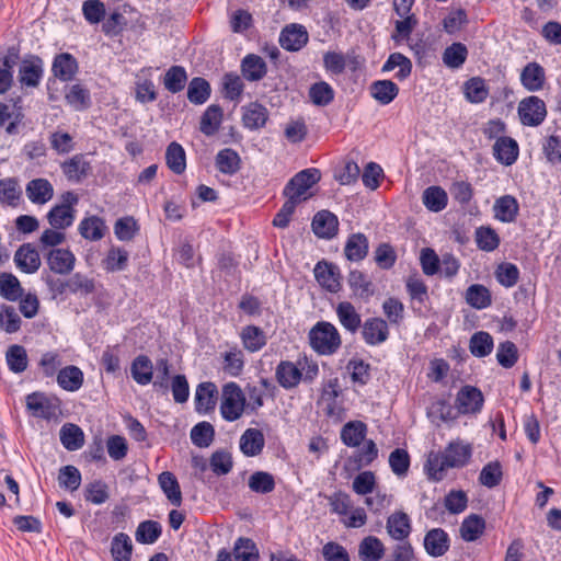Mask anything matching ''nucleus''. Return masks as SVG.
Segmentation results:
<instances>
[{
	"instance_id": "42",
	"label": "nucleus",
	"mask_w": 561,
	"mask_h": 561,
	"mask_svg": "<svg viewBox=\"0 0 561 561\" xmlns=\"http://www.w3.org/2000/svg\"><path fill=\"white\" fill-rule=\"evenodd\" d=\"M65 100L75 111H84L91 104V95L82 84H72L65 92Z\"/></svg>"
},
{
	"instance_id": "46",
	"label": "nucleus",
	"mask_w": 561,
	"mask_h": 561,
	"mask_svg": "<svg viewBox=\"0 0 561 561\" xmlns=\"http://www.w3.org/2000/svg\"><path fill=\"white\" fill-rule=\"evenodd\" d=\"M396 68H398L399 70H398V72L396 73L394 77L398 80H404V79H407L411 75L412 62L403 54H401V53H393V54H391L388 57V59L383 64L381 70L383 72H389V71L394 70Z\"/></svg>"
},
{
	"instance_id": "14",
	"label": "nucleus",
	"mask_w": 561,
	"mask_h": 561,
	"mask_svg": "<svg viewBox=\"0 0 561 561\" xmlns=\"http://www.w3.org/2000/svg\"><path fill=\"white\" fill-rule=\"evenodd\" d=\"M47 264L51 272L68 275L75 268L76 256L68 249H54L47 255Z\"/></svg>"
},
{
	"instance_id": "5",
	"label": "nucleus",
	"mask_w": 561,
	"mask_h": 561,
	"mask_svg": "<svg viewBox=\"0 0 561 561\" xmlns=\"http://www.w3.org/2000/svg\"><path fill=\"white\" fill-rule=\"evenodd\" d=\"M78 196L73 192H66L61 195V203L55 205L47 214L49 225L55 229L70 227L76 218L75 206L78 204Z\"/></svg>"
},
{
	"instance_id": "17",
	"label": "nucleus",
	"mask_w": 561,
	"mask_h": 561,
	"mask_svg": "<svg viewBox=\"0 0 561 561\" xmlns=\"http://www.w3.org/2000/svg\"><path fill=\"white\" fill-rule=\"evenodd\" d=\"M339 229L337 217L329 210L317 213L312 220V230L316 236L323 239L333 238Z\"/></svg>"
},
{
	"instance_id": "15",
	"label": "nucleus",
	"mask_w": 561,
	"mask_h": 561,
	"mask_svg": "<svg viewBox=\"0 0 561 561\" xmlns=\"http://www.w3.org/2000/svg\"><path fill=\"white\" fill-rule=\"evenodd\" d=\"M362 334L368 345L381 344L389 336L388 323L381 318L367 319L363 324Z\"/></svg>"
},
{
	"instance_id": "30",
	"label": "nucleus",
	"mask_w": 561,
	"mask_h": 561,
	"mask_svg": "<svg viewBox=\"0 0 561 561\" xmlns=\"http://www.w3.org/2000/svg\"><path fill=\"white\" fill-rule=\"evenodd\" d=\"M241 72L248 81H259L267 72V67L262 57L249 54L241 61Z\"/></svg>"
},
{
	"instance_id": "48",
	"label": "nucleus",
	"mask_w": 561,
	"mask_h": 561,
	"mask_svg": "<svg viewBox=\"0 0 561 561\" xmlns=\"http://www.w3.org/2000/svg\"><path fill=\"white\" fill-rule=\"evenodd\" d=\"M241 341L249 352H257L266 344V336L262 329L248 325L241 331Z\"/></svg>"
},
{
	"instance_id": "58",
	"label": "nucleus",
	"mask_w": 561,
	"mask_h": 561,
	"mask_svg": "<svg viewBox=\"0 0 561 561\" xmlns=\"http://www.w3.org/2000/svg\"><path fill=\"white\" fill-rule=\"evenodd\" d=\"M503 477L502 466L495 460L486 463L479 474V482L489 489L497 486Z\"/></svg>"
},
{
	"instance_id": "55",
	"label": "nucleus",
	"mask_w": 561,
	"mask_h": 561,
	"mask_svg": "<svg viewBox=\"0 0 561 561\" xmlns=\"http://www.w3.org/2000/svg\"><path fill=\"white\" fill-rule=\"evenodd\" d=\"M467 56V47L461 43H454L444 50L443 61L447 67L457 69L465 64Z\"/></svg>"
},
{
	"instance_id": "16",
	"label": "nucleus",
	"mask_w": 561,
	"mask_h": 561,
	"mask_svg": "<svg viewBox=\"0 0 561 561\" xmlns=\"http://www.w3.org/2000/svg\"><path fill=\"white\" fill-rule=\"evenodd\" d=\"M79 69L77 59L69 53L55 56L51 65L53 75L61 81H71Z\"/></svg>"
},
{
	"instance_id": "10",
	"label": "nucleus",
	"mask_w": 561,
	"mask_h": 561,
	"mask_svg": "<svg viewBox=\"0 0 561 561\" xmlns=\"http://www.w3.org/2000/svg\"><path fill=\"white\" fill-rule=\"evenodd\" d=\"M309 41V34L301 24L293 23L286 25L279 35V44L287 51H298Z\"/></svg>"
},
{
	"instance_id": "53",
	"label": "nucleus",
	"mask_w": 561,
	"mask_h": 561,
	"mask_svg": "<svg viewBox=\"0 0 561 561\" xmlns=\"http://www.w3.org/2000/svg\"><path fill=\"white\" fill-rule=\"evenodd\" d=\"M222 369L227 375L231 377H238L242 373L244 360L241 350L233 347L227 351L222 355Z\"/></svg>"
},
{
	"instance_id": "7",
	"label": "nucleus",
	"mask_w": 561,
	"mask_h": 561,
	"mask_svg": "<svg viewBox=\"0 0 561 561\" xmlns=\"http://www.w3.org/2000/svg\"><path fill=\"white\" fill-rule=\"evenodd\" d=\"M44 75V62L36 55L24 56L19 64L18 80L21 87L36 88Z\"/></svg>"
},
{
	"instance_id": "45",
	"label": "nucleus",
	"mask_w": 561,
	"mask_h": 561,
	"mask_svg": "<svg viewBox=\"0 0 561 561\" xmlns=\"http://www.w3.org/2000/svg\"><path fill=\"white\" fill-rule=\"evenodd\" d=\"M484 529L485 520L477 514H471L461 523L460 535L465 541H474L482 536Z\"/></svg>"
},
{
	"instance_id": "54",
	"label": "nucleus",
	"mask_w": 561,
	"mask_h": 561,
	"mask_svg": "<svg viewBox=\"0 0 561 561\" xmlns=\"http://www.w3.org/2000/svg\"><path fill=\"white\" fill-rule=\"evenodd\" d=\"M187 80L186 71L181 66H172L164 76V88L171 93H178L185 87Z\"/></svg>"
},
{
	"instance_id": "18",
	"label": "nucleus",
	"mask_w": 561,
	"mask_h": 561,
	"mask_svg": "<svg viewBox=\"0 0 561 561\" xmlns=\"http://www.w3.org/2000/svg\"><path fill=\"white\" fill-rule=\"evenodd\" d=\"M385 553L386 547L376 536H366L358 543L357 554L360 561H381Z\"/></svg>"
},
{
	"instance_id": "25",
	"label": "nucleus",
	"mask_w": 561,
	"mask_h": 561,
	"mask_svg": "<svg viewBox=\"0 0 561 561\" xmlns=\"http://www.w3.org/2000/svg\"><path fill=\"white\" fill-rule=\"evenodd\" d=\"M265 439L263 433L257 428H248L240 437V450L247 457H254L261 454Z\"/></svg>"
},
{
	"instance_id": "3",
	"label": "nucleus",
	"mask_w": 561,
	"mask_h": 561,
	"mask_svg": "<svg viewBox=\"0 0 561 561\" xmlns=\"http://www.w3.org/2000/svg\"><path fill=\"white\" fill-rule=\"evenodd\" d=\"M311 347L320 355H332L341 346L337 329L330 322H318L309 333Z\"/></svg>"
},
{
	"instance_id": "57",
	"label": "nucleus",
	"mask_w": 561,
	"mask_h": 561,
	"mask_svg": "<svg viewBox=\"0 0 561 561\" xmlns=\"http://www.w3.org/2000/svg\"><path fill=\"white\" fill-rule=\"evenodd\" d=\"M469 348L476 357H484L493 350V339L488 332H477L470 339Z\"/></svg>"
},
{
	"instance_id": "34",
	"label": "nucleus",
	"mask_w": 561,
	"mask_h": 561,
	"mask_svg": "<svg viewBox=\"0 0 561 561\" xmlns=\"http://www.w3.org/2000/svg\"><path fill=\"white\" fill-rule=\"evenodd\" d=\"M133 379L140 386L149 385L153 378V365L146 355H138L134 358L130 366Z\"/></svg>"
},
{
	"instance_id": "13",
	"label": "nucleus",
	"mask_w": 561,
	"mask_h": 561,
	"mask_svg": "<svg viewBox=\"0 0 561 561\" xmlns=\"http://www.w3.org/2000/svg\"><path fill=\"white\" fill-rule=\"evenodd\" d=\"M14 263L21 272L33 274L41 267V256L31 243H24L15 251Z\"/></svg>"
},
{
	"instance_id": "11",
	"label": "nucleus",
	"mask_w": 561,
	"mask_h": 561,
	"mask_svg": "<svg viewBox=\"0 0 561 561\" xmlns=\"http://www.w3.org/2000/svg\"><path fill=\"white\" fill-rule=\"evenodd\" d=\"M450 468H463L467 466L472 456L471 444L455 439L451 440L443 451Z\"/></svg>"
},
{
	"instance_id": "41",
	"label": "nucleus",
	"mask_w": 561,
	"mask_h": 561,
	"mask_svg": "<svg viewBox=\"0 0 561 561\" xmlns=\"http://www.w3.org/2000/svg\"><path fill=\"white\" fill-rule=\"evenodd\" d=\"M465 299L470 307L478 310L485 309L492 304L490 290L481 284L470 285L466 290Z\"/></svg>"
},
{
	"instance_id": "50",
	"label": "nucleus",
	"mask_w": 561,
	"mask_h": 561,
	"mask_svg": "<svg viewBox=\"0 0 561 561\" xmlns=\"http://www.w3.org/2000/svg\"><path fill=\"white\" fill-rule=\"evenodd\" d=\"M23 294V289L19 279L10 273H1L0 274V295L9 300L15 301Z\"/></svg>"
},
{
	"instance_id": "27",
	"label": "nucleus",
	"mask_w": 561,
	"mask_h": 561,
	"mask_svg": "<svg viewBox=\"0 0 561 561\" xmlns=\"http://www.w3.org/2000/svg\"><path fill=\"white\" fill-rule=\"evenodd\" d=\"M387 533L394 540H404L411 533V522L403 512H396L387 519Z\"/></svg>"
},
{
	"instance_id": "8",
	"label": "nucleus",
	"mask_w": 561,
	"mask_h": 561,
	"mask_svg": "<svg viewBox=\"0 0 561 561\" xmlns=\"http://www.w3.org/2000/svg\"><path fill=\"white\" fill-rule=\"evenodd\" d=\"M26 408L33 416L46 420L56 417L60 411L57 399L39 392L26 397Z\"/></svg>"
},
{
	"instance_id": "32",
	"label": "nucleus",
	"mask_w": 561,
	"mask_h": 561,
	"mask_svg": "<svg viewBox=\"0 0 561 561\" xmlns=\"http://www.w3.org/2000/svg\"><path fill=\"white\" fill-rule=\"evenodd\" d=\"M215 164L219 172L233 175L241 169V158L236 150L225 148L216 154Z\"/></svg>"
},
{
	"instance_id": "12",
	"label": "nucleus",
	"mask_w": 561,
	"mask_h": 561,
	"mask_svg": "<svg viewBox=\"0 0 561 561\" xmlns=\"http://www.w3.org/2000/svg\"><path fill=\"white\" fill-rule=\"evenodd\" d=\"M218 399L217 386L211 381H205L196 387L194 403L195 410L199 414H206L214 411Z\"/></svg>"
},
{
	"instance_id": "56",
	"label": "nucleus",
	"mask_w": 561,
	"mask_h": 561,
	"mask_svg": "<svg viewBox=\"0 0 561 561\" xmlns=\"http://www.w3.org/2000/svg\"><path fill=\"white\" fill-rule=\"evenodd\" d=\"M168 167L176 174L184 172L186 168L185 151L178 142H171L165 152Z\"/></svg>"
},
{
	"instance_id": "44",
	"label": "nucleus",
	"mask_w": 561,
	"mask_h": 561,
	"mask_svg": "<svg viewBox=\"0 0 561 561\" xmlns=\"http://www.w3.org/2000/svg\"><path fill=\"white\" fill-rule=\"evenodd\" d=\"M344 253L350 261H362L368 253V240L364 233H354L348 237Z\"/></svg>"
},
{
	"instance_id": "1",
	"label": "nucleus",
	"mask_w": 561,
	"mask_h": 561,
	"mask_svg": "<svg viewBox=\"0 0 561 561\" xmlns=\"http://www.w3.org/2000/svg\"><path fill=\"white\" fill-rule=\"evenodd\" d=\"M319 375V366L307 357L299 358L296 363L282 360L275 368V378L280 387L291 390L301 380L312 381Z\"/></svg>"
},
{
	"instance_id": "40",
	"label": "nucleus",
	"mask_w": 561,
	"mask_h": 561,
	"mask_svg": "<svg viewBox=\"0 0 561 561\" xmlns=\"http://www.w3.org/2000/svg\"><path fill=\"white\" fill-rule=\"evenodd\" d=\"M268 117L267 110L254 102L243 108L242 122L243 125L249 129L262 128Z\"/></svg>"
},
{
	"instance_id": "20",
	"label": "nucleus",
	"mask_w": 561,
	"mask_h": 561,
	"mask_svg": "<svg viewBox=\"0 0 561 561\" xmlns=\"http://www.w3.org/2000/svg\"><path fill=\"white\" fill-rule=\"evenodd\" d=\"M523 87L530 92H537L543 89L546 83L545 69L538 62L527 64L520 73Z\"/></svg>"
},
{
	"instance_id": "28",
	"label": "nucleus",
	"mask_w": 561,
	"mask_h": 561,
	"mask_svg": "<svg viewBox=\"0 0 561 561\" xmlns=\"http://www.w3.org/2000/svg\"><path fill=\"white\" fill-rule=\"evenodd\" d=\"M493 152L499 162L511 165L518 157V145L513 138L500 137L493 146Z\"/></svg>"
},
{
	"instance_id": "52",
	"label": "nucleus",
	"mask_w": 561,
	"mask_h": 561,
	"mask_svg": "<svg viewBox=\"0 0 561 561\" xmlns=\"http://www.w3.org/2000/svg\"><path fill=\"white\" fill-rule=\"evenodd\" d=\"M128 252L122 248H111L102 261L104 270L107 272H118L127 267Z\"/></svg>"
},
{
	"instance_id": "6",
	"label": "nucleus",
	"mask_w": 561,
	"mask_h": 561,
	"mask_svg": "<svg viewBox=\"0 0 561 561\" xmlns=\"http://www.w3.org/2000/svg\"><path fill=\"white\" fill-rule=\"evenodd\" d=\"M517 112L522 124L525 126H539L547 117L546 103L536 95L523 99L518 104Z\"/></svg>"
},
{
	"instance_id": "35",
	"label": "nucleus",
	"mask_w": 561,
	"mask_h": 561,
	"mask_svg": "<svg viewBox=\"0 0 561 561\" xmlns=\"http://www.w3.org/2000/svg\"><path fill=\"white\" fill-rule=\"evenodd\" d=\"M158 483L170 503L181 506L182 492L176 477L170 471H163L158 476Z\"/></svg>"
},
{
	"instance_id": "51",
	"label": "nucleus",
	"mask_w": 561,
	"mask_h": 561,
	"mask_svg": "<svg viewBox=\"0 0 561 561\" xmlns=\"http://www.w3.org/2000/svg\"><path fill=\"white\" fill-rule=\"evenodd\" d=\"M474 239L477 247L485 252L494 251L500 244V237L497 232L489 226L477 228Z\"/></svg>"
},
{
	"instance_id": "38",
	"label": "nucleus",
	"mask_w": 561,
	"mask_h": 561,
	"mask_svg": "<svg viewBox=\"0 0 561 561\" xmlns=\"http://www.w3.org/2000/svg\"><path fill=\"white\" fill-rule=\"evenodd\" d=\"M423 205L427 210L439 213L444 210L448 204V195L440 186H428L422 194Z\"/></svg>"
},
{
	"instance_id": "9",
	"label": "nucleus",
	"mask_w": 561,
	"mask_h": 561,
	"mask_svg": "<svg viewBox=\"0 0 561 561\" xmlns=\"http://www.w3.org/2000/svg\"><path fill=\"white\" fill-rule=\"evenodd\" d=\"M483 402V394L478 388L465 386L458 391L455 405L460 414H476L481 411Z\"/></svg>"
},
{
	"instance_id": "33",
	"label": "nucleus",
	"mask_w": 561,
	"mask_h": 561,
	"mask_svg": "<svg viewBox=\"0 0 561 561\" xmlns=\"http://www.w3.org/2000/svg\"><path fill=\"white\" fill-rule=\"evenodd\" d=\"M367 425L362 421L347 422L341 430V440L348 447H358L366 437Z\"/></svg>"
},
{
	"instance_id": "37",
	"label": "nucleus",
	"mask_w": 561,
	"mask_h": 561,
	"mask_svg": "<svg viewBox=\"0 0 561 561\" xmlns=\"http://www.w3.org/2000/svg\"><path fill=\"white\" fill-rule=\"evenodd\" d=\"M336 316L341 323V325L352 332L355 333L362 323V319L359 313L356 311L355 307L348 301H342L336 306Z\"/></svg>"
},
{
	"instance_id": "26",
	"label": "nucleus",
	"mask_w": 561,
	"mask_h": 561,
	"mask_svg": "<svg viewBox=\"0 0 561 561\" xmlns=\"http://www.w3.org/2000/svg\"><path fill=\"white\" fill-rule=\"evenodd\" d=\"M84 380L83 371L73 365L66 366L57 373L58 386L69 392L78 391Z\"/></svg>"
},
{
	"instance_id": "36",
	"label": "nucleus",
	"mask_w": 561,
	"mask_h": 561,
	"mask_svg": "<svg viewBox=\"0 0 561 561\" xmlns=\"http://www.w3.org/2000/svg\"><path fill=\"white\" fill-rule=\"evenodd\" d=\"M370 95L381 105L391 103L399 93V87L391 80H377L370 84Z\"/></svg>"
},
{
	"instance_id": "19",
	"label": "nucleus",
	"mask_w": 561,
	"mask_h": 561,
	"mask_svg": "<svg viewBox=\"0 0 561 561\" xmlns=\"http://www.w3.org/2000/svg\"><path fill=\"white\" fill-rule=\"evenodd\" d=\"M519 211L517 199L512 195H503L495 199L493 205L494 218L501 222L510 224L516 220Z\"/></svg>"
},
{
	"instance_id": "61",
	"label": "nucleus",
	"mask_w": 561,
	"mask_h": 561,
	"mask_svg": "<svg viewBox=\"0 0 561 561\" xmlns=\"http://www.w3.org/2000/svg\"><path fill=\"white\" fill-rule=\"evenodd\" d=\"M348 284L357 297L368 298L374 294L371 282L359 271L350 273Z\"/></svg>"
},
{
	"instance_id": "23",
	"label": "nucleus",
	"mask_w": 561,
	"mask_h": 561,
	"mask_svg": "<svg viewBox=\"0 0 561 561\" xmlns=\"http://www.w3.org/2000/svg\"><path fill=\"white\" fill-rule=\"evenodd\" d=\"M25 193L32 203L44 205L53 198L54 187L46 179H34L26 184Z\"/></svg>"
},
{
	"instance_id": "29",
	"label": "nucleus",
	"mask_w": 561,
	"mask_h": 561,
	"mask_svg": "<svg viewBox=\"0 0 561 561\" xmlns=\"http://www.w3.org/2000/svg\"><path fill=\"white\" fill-rule=\"evenodd\" d=\"M61 170L69 181L78 183L88 175L90 163L83 154H76L61 163Z\"/></svg>"
},
{
	"instance_id": "63",
	"label": "nucleus",
	"mask_w": 561,
	"mask_h": 561,
	"mask_svg": "<svg viewBox=\"0 0 561 561\" xmlns=\"http://www.w3.org/2000/svg\"><path fill=\"white\" fill-rule=\"evenodd\" d=\"M236 561H257L259 551L255 543L249 538H239L233 548Z\"/></svg>"
},
{
	"instance_id": "62",
	"label": "nucleus",
	"mask_w": 561,
	"mask_h": 561,
	"mask_svg": "<svg viewBox=\"0 0 561 561\" xmlns=\"http://www.w3.org/2000/svg\"><path fill=\"white\" fill-rule=\"evenodd\" d=\"M210 95V85L203 78H194L187 88V99L194 104L205 103Z\"/></svg>"
},
{
	"instance_id": "22",
	"label": "nucleus",
	"mask_w": 561,
	"mask_h": 561,
	"mask_svg": "<svg viewBox=\"0 0 561 561\" xmlns=\"http://www.w3.org/2000/svg\"><path fill=\"white\" fill-rule=\"evenodd\" d=\"M317 282L331 293L340 289V274L334 265L327 262H319L313 270Z\"/></svg>"
},
{
	"instance_id": "47",
	"label": "nucleus",
	"mask_w": 561,
	"mask_h": 561,
	"mask_svg": "<svg viewBox=\"0 0 561 561\" xmlns=\"http://www.w3.org/2000/svg\"><path fill=\"white\" fill-rule=\"evenodd\" d=\"M222 122V110L217 105H210L201 118V131L206 136L215 135Z\"/></svg>"
},
{
	"instance_id": "64",
	"label": "nucleus",
	"mask_w": 561,
	"mask_h": 561,
	"mask_svg": "<svg viewBox=\"0 0 561 561\" xmlns=\"http://www.w3.org/2000/svg\"><path fill=\"white\" fill-rule=\"evenodd\" d=\"M249 488L255 493H270L275 489L274 477L265 471H256L249 478Z\"/></svg>"
},
{
	"instance_id": "39",
	"label": "nucleus",
	"mask_w": 561,
	"mask_h": 561,
	"mask_svg": "<svg viewBox=\"0 0 561 561\" xmlns=\"http://www.w3.org/2000/svg\"><path fill=\"white\" fill-rule=\"evenodd\" d=\"M340 393V382L336 377L330 378L323 383L321 399L325 403L327 415L335 416L340 413V407L336 404Z\"/></svg>"
},
{
	"instance_id": "2",
	"label": "nucleus",
	"mask_w": 561,
	"mask_h": 561,
	"mask_svg": "<svg viewBox=\"0 0 561 561\" xmlns=\"http://www.w3.org/2000/svg\"><path fill=\"white\" fill-rule=\"evenodd\" d=\"M247 409V397L241 387L233 381L227 382L221 388L219 411L227 422L239 420Z\"/></svg>"
},
{
	"instance_id": "60",
	"label": "nucleus",
	"mask_w": 561,
	"mask_h": 561,
	"mask_svg": "<svg viewBox=\"0 0 561 561\" xmlns=\"http://www.w3.org/2000/svg\"><path fill=\"white\" fill-rule=\"evenodd\" d=\"M8 367L13 373H22L27 367V354L23 346L11 345L5 354Z\"/></svg>"
},
{
	"instance_id": "31",
	"label": "nucleus",
	"mask_w": 561,
	"mask_h": 561,
	"mask_svg": "<svg viewBox=\"0 0 561 561\" xmlns=\"http://www.w3.org/2000/svg\"><path fill=\"white\" fill-rule=\"evenodd\" d=\"M451 469L444 453H430L427 460L424 465V470L427 478L432 481H442L447 473V470Z\"/></svg>"
},
{
	"instance_id": "4",
	"label": "nucleus",
	"mask_w": 561,
	"mask_h": 561,
	"mask_svg": "<svg viewBox=\"0 0 561 561\" xmlns=\"http://www.w3.org/2000/svg\"><path fill=\"white\" fill-rule=\"evenodd\" d=\"M321 179V173L316 168L305 169L295 174L284 187V195L300 204L312 196L309 192Z\"/></svg>"
},
{
	"instance_id": "24",
	"label": "nucleus",
	"mask_w": 561,
	"mask_h": 561,
	"mask_svg": "<svg viewBox=\"0 0 561 561\" xmlns=\"http://www.w3.org/2000/svg\"><path fill=\"white\" fill-rule=\"evenodd\" d=\"M78 230L83 239L99 241L105 236L107 227L103 218L92 215L80 221Z\"/></svg>"
},
{
	"instance_id": "43",
	"label": "nucleus",
	"mask_w": 561,
	"mask_h": 561,
	"mask_svg": "<svg viewBox=\"0 0 561 561\" xmlns=\"http://www.w3.org/2000/svg\"><path fill=\"white\" fill-rule=\"evenodd\" d=\"M60 442L70 451L78 450L84 445L83 431L76 424L67 423L60 428Z\"/></svg>"
},
{
	"instance_id": "59",
	"label": "nucleus",
	"mask_w": 561,
	"mask_h": 561,
	"mask_svg": "<svg viewBox=\"0 0 561 561\" xmlns=\"http://www.w3.org/2000/svg\"><path fill=\"white\" fill-rule=\"evenodd\" d=\"M161 526L153 520H146L138 525L135 538L138 542L151 545L158 540L161 535Z\"/></svg>"
},
{
	"instance_id": "21",
	"label": "nucleus",
	"mask_w": 561,
	"mask_h": 561,
	"mask_svg": "<svg viewBox=\"0 0 561 561\" xmlns=\"http://www.w3.org/2000/svg\"><path fill=\"white\" fill-rule=\"evenodd\" d=\"M424 548L432 557H442L449 549L448 534L442 528H434L424 537Z\"/></svg>"
},
{
	"instance_id": "49",
	"label": "nucleus",
	"mask_w": 561,
	"mask_h": 561,
	"mask_svg": "<svg viewBox=\"0 0 561 561\" xmlns=\"http://www.w3.org/2000/svg\"><path fill=\"white\" fill-rule=\"evenodd\" d=\"M133 542L128 535L119 533L115 535L111 543V553L114 561H130Z\"/></svg>"
}]
</instances>
